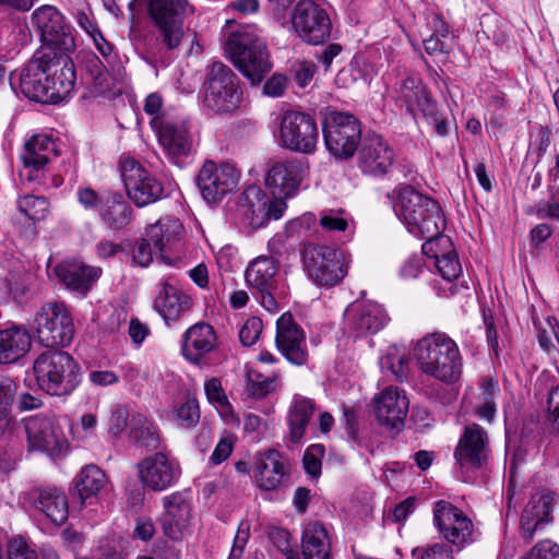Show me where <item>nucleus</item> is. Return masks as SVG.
<instances>
[{"instance_id":"obj_9","label":"nucleus","mask_w":559,"mask_h":559,"mask_svg":"<svg viewBox=\"0 0 559 559\" xmlns=\"http://www.w3.org/2000/svg\"><path fill=\"white\" fill-rule=\"evenodd\" d=\"M151 126L171 164L182 167L194 155L195 142L187 121L155 117L152 118Z\"/></svg>"},{"instance_id":"obj_18","label":"nucleus","mask_w":559,"mask_h":559,"mask_svg":"<svg viewBox=\"0 0 559 559\" xmlns=\"http://www.w3.org/2000/svg\"><path fill=\"white\" fill-rule=\"evenodd\" d=\"M432 513L433 525L444 540L460 549L473 542L474 524L461 509L449 501L439 500Z\"/></svg>"},{"instance_id":"obj_43","label":"nucleus","mask_w":559,"mask_h":559,"mask_svg":"<svg viewBox=\"0 0 559 559\" xmlns=\"http://www.w3.org/2000/svg\"><path fill=\"white\" fill-rule=\"evenodd\" d=\"M106 481V475L98 466L86 465L72 481V495L83 504L88 498L96 496Z\"/></svg>"},{"instance_id":"obj_24","label":"nucleus","mask_w":559,"mask_h":559,"mask_svg":"<svg viewBox=\"0 0 559 559\" xmlns=\"http://www.w3.org/2000/svg\"><path fill=\"white\" fill-rule=\"evenodd\" d=\"M136 467L141 484L158 492L174 486L181 475L179 463L164 452L144 457Z\"/></svg>"},{"instance_id":"obj_42","label":"nucleus","mask_w":559,"mask_h":559,"mask_svg":"<svg viewBox=\"0 0 559 559\" xmlns=\"http://www.w3.org/2000/svg\"><path fill=\"white\" fill-rule=\"evenodd\" d=\"M265 193L258 187L247 188L240 195L238 209L252 228L266 225Z\"/></svg>"},{"instance_id":"obj_60","label":"nucleus","mask_w":559,"mask_h":559,"mask_svg":"<svg viewBox=\"0 0 559 559\" xmlns=\"http://www.w3.org/2000/svg\"><path fill=\"white\" fill-rule=\"evenodd\" d=\"M250 536V525L247 521H241L238 525L237 533L228 559H240Z\"/></svg>"},{"instance_id":"obj_16","label":"nucleus","mask_w":559,"mask_h":559,"mask_svg":"<svg viewBox=\"0 0 559 559\" xmlns=\"http://www.w3.org/2000/svg\"><path fill=\"white\" fill-rule=\"evenodd\" d=\"M240 173L228 163L206 160L200 168L195 181L202 198L209 204L219 203L238 188Z\"/></svg>"},{"instance_id":"obj_53","label":"nucleus","mask_w":559,"mask_h":559,"mask_svg":"<svg viewBox=\"0 0 559 559\" xmlns=\"http://www.w3.org/2000/svg\"><path fill=\"white\" fill-rule=\"evenodd\" d=\"M8 559H38L36 549L23 537H14L9 542Z\"/></svg>"},{"instance_id":"obj_3","label":"nucleus","mask_w":559,"mask_h":559,"mask_svg":"<svg viewBox=\"0 0 559 559\" xmlns=\"http://www.w3.org/2000/svg\"><path fill=\"white\" fill-rule=\"evenodd\" d=\"M394 212L415 237L430 240L441 235L445 218L440 204L407 186L400 190Z\"/></svg>"},{"instance_id":"obj_26","label":"nucleus","mask_w":559,"mask_h":559,"mask_svg":"<svg viewBox=\"0 0 559 559\" xmlns=\"http://www.w3.org/2000/svg\"><path fill=\"white\" fill-rule=\"evenodd\" d=\"M193 307L190 295L179 288L171 280H162L154 300V309L167 325L178 322Z\"/></svg>"},{"instance_id":"obj_27","label":"nucleus","mask_w":559,"mask_h":559,"mask_svg":"<svg viewBox=\"0 0 559 559\" xmlns=\"http://www.w3.org/2000/svg\"><path fill=\"white\" fill-rule=\"evenodd\" d=\"M345 323L356 335L374 334L388 321L381 305L372 301H355L345 310Z\"/></svg>"},{"instance_id":"obj_23","label":"nucleus","mask_w":559,"mask_h":559,"mask_svg":"<svg viewBox=\"0 0 559 559\" xmlns=\"http://www.w3.org/2000/svg\"><path fill=\"white\" fill-rule=\"evenodd\" d=\"M490 454L488 432L478 424L465 426L454 450L456 464L466 471L480 469Z\"/></svg>"},{"instance_id":"obj_21","label":"nucleus","mask_w":559,"mask_h":559,"mask_svg":"<svg viewBox=\"0 0 559 559\" xmlns=\"http://www.w3.org/2000/svg\"><path fill=\"white\" fill-rule=\"evenodd\" d=\"M57 156L56 142L47 134H35L25 142L19 171L23 183H40L47 164Z\"/></svg>"},{"instance_id":"obj_50","label":"nucleus","mask_w":559,"mask_h":559,"mask_svg":"<svg viewBox=\"0 0 559 559\" xmlns=\"http://www.w3.org/2000/svg\"><path fill=\"white\" fill-rule=\"evenodd\" d=\"M86 71L96 93L109 90V74L98 57L93 55L87 59Z\"/></svg>"},{"instance_id":"obj_33","label":"nucleus","mask_w":559,"mask_h":559,"mask_svg":"<svg viewBox=\"0 0 559 559\" xmlns=\"http://www.w3.org/2000/svg\"><path fill=\"white\" fill-rule=\"evenodd\" d=\"M34 508L55 525H62L69 516V503L66 493L58 487L44 486L31 491Z\"/></svg>"},{"instance_id":"obj_52","label":"nucleus","mask_w":559,"mask_h":559,"mask_svg":"<svg viewBox=\"0 0 559 559\" xmlns=\"http://www.w3.org/2000/svg\"><path fill=\"white\" fill-rule=\"evenodd\" d=\"M324 452V447L317 443L309 445L304 453L302 465L305 472L312 478H318L321 475Z\"/></svg>"},{"instance_id":"obj_2","label":"nucleus","mask_w":559,"mask_h":559,"mask_svg":"<svg viewBox=\"0 0 559 559\" xmlns=\"http://www.w3.org/2000/svg\"><path fill=\"white\" fill-rule=\"evenodd\" d=\"M225 52L253 85L260 84L272 69L266 41L253 25L231 32L225 43Z\"/></svg>"},{"instance_id":"obj_37","label":"nucleus","mask_w":559,"mask_h":559,"mask_svg":"<svg viewBox=\"0 0 559 559\" xmlns=\"http://www.w3.org/2000/svg\"><path fill=\"white\" fill-rule=\"evenodd\" d=\"M32 347L29 332L20 325L0 330V364H13L24 357Z\"/></svg>"},{"instance_id":"obj_40","label":"nucleus","mask_w":559,"mask_h":559,"mask_svg":"<svg viewBox=\"0 0 559 559\" xmlns=\"http://www.w3.org/2000/svg\"><path fill=\"white\" fill-rule=\"evenodd\" d=\"M316 411L314 402L301 395H295L287 412V424L289 427V438L294 443H298L306 433Z\"/></svg>"},{"instance_id":"obj_61","label":"nucleus","mask_w":559,"mask_h":559,"mask_svg":"<svg viewBox=\"0 0 559 559\" xmlns=\"http://www.w3.org/2000/svg\"><path fill=\"white\" fill-rule=\"evenodd\" d=\"M204 390L210 403L221 407L229 405L227 396L222 388V383L217 378L207 380L204 384Z\"/></svg>"},{"instance_id":"obj_5","label":"nucleus","mask_w":559,"mask_h":559,"mask_svg":"<svg viewBox=\"0 0 559 559\" xmlns=\"http://www.w3.org/2000/svg\"><path fill=\"white\" fill-rule=\"evenodd\" d=\"M201 94L203 108L218 116L236 112L243 99L238 75L221 61L206 67Z\"/></svg>"},{"instance_id":"obj_31","label":"nucleus","mask_w":559,"mask_h":559,"mask_svg":"<svg viewBox=\"0 0 559 559\" xmlns=\"http://www.w3.org/2000/svg\"><path fill=\"white\" fill-rule=\"evenodd\" d=\"M374 415L381 425L391 428L403 426L409 402L403 390L390 386L373 399Z\"/></svg>"},{"instance_id":"obj_10","label":"nucleus","mask_w":559,"mask_h":559,"mask_svg":"<svg viewBox=\"0 0 559 559\" xmlns=\"http://www.w3.org/2000/svg\"><path fill=\"white\" fill-rule=\"evenodd\" d=\"M33 328L38 342L48 348L68 346L74 334L72 318L61 302L43 306L35 316Z\"/></svg>"},{"instance_id":"obj_19","label":"nucleus","mask_w":559,"mask_h":559,"mask_svg":"<svg viewBox=\"0 0 559 559\" xmlns=\"http://www.w3.org/2000/svg\"><path fill=\"white\" fill-rule=\"evenodd\" d=\"M356 152L358 169L362 175L372 178L386 176L396 156L390 143L377 133L364 135Z\"/></svg>"},{"instance_id":"obj_39","label":"nucleus","mask_w":559,"mask_h":559,"mask_svg":"<svg viewBox=\"0 0 559 559\" xmlns=\"http://www.w3.org/2000/svg\"><path fill=\"white\" fill-rule=\"evenodd\" d=\"M301 550L304 559H332L330 538L321 523L306 525L301 535Z\"/></svg>"},{"instance_id":"obj_62","label":"nucleus","mask_w":559,"mask_h":559,"mask_svg":"<svg viewBox=\"0 0 559 559\" xmlns=\"http://www.w3.org/2000/svg\"><path fill=\"white\" fill-rule=\"evenodd\" d=\"M536 214L539 218L559 222V191L551 193L547 201L539 202L536 205Z\"/></svg>"},{"instance_id":"obj_38","label":"nucleus","mask_w":559,"mask_h":559,"mask_svg":"<svg viewBox=\"0 0 559 559\" xmlns=\"http://www.w3.org/2000/svg\"><path fill=\"white\" fill-rule=\"evenodd\" d=\"M182 230V224L176 217H164L155 224L150 225L145 237L153 243L154 249L159 252L160 258L169 263L164 252L170 249L178 240Z\"/></svg>"},{"instance_id":"obj_46","label":"nucleus","mask_w":559,"mask_h":559,"mask_svg":"<svg viewBox=\"0 0 559 559\" xmlns=\"http://www.w3.org/2000/svg\"><path fill=\"white\" fill-rule=\"evenodd\" d=\"M17 385L13 379L0 374V439L9 432L12 424L9 409L16 393Z\"/></svg>"},{"instance_id":"obj_13","label":"nucleus","mask_w":559,"mask_h":559,"mask_svg":"<svg viewBox=\"0 0 559 559\" xmlns=\"http://www.w3.org/2000/svg\"><path fill=\"white\" fill-rule=\"evenodd\" d=\"M32 23L39 33L43 43L40 48L51 49L62 55L75 49L71 28L57 8L48 4L37 8L32 14Z\"/></svg>"},{"instance_id":"obj_8","label":"nucleus","mask_w":559,"mask_h":559,"mask_svg":"<svg viewBox=\"0 0 559 559\" xmlns=\"http://www.w3.org/2000/svg\"><path fill=\"white\" fill-rule=\"evenodd\" d=\"M323 139L331 155L347 160L354 156L361 142L360 122L349 112L332 111L324 119Z\"/></svg>"},{"instance_id":"obj_64","label":"nucleus","mask_w":559,"mask_h":559,"mask_svg":"<svg viewBox=\"0 0 559 559\" xmlns=\"http://www.w3.org/2000/svg\"><path fill=\"white\" fill-rule=\"evenodd\" d=\"M320 225L329 231H344L347 228V221L338 212L331 210L321 214Z\"/></svg>"},{"instance_id":"obj_35","label":"nucleus","mask_w":559,"mask_h":559,"mask_svg":"<svg viewBox=\"0 0 559 559\" xmlns=\"http://www.w3.org/2000/svg\"><path fill=\"white\" fill-rule=\"evenodd\" d=\"M216 341L215 331L210 324L195 323L182 336V355L190 362L198 365L205 355L215 348Z\"/></svg>"},{"instance_id":"obj_51","label":"nucleus","mask_w":559,"mask_h":559,"mask_svg":"<svg viewBox=\"0 0 559 559\" xmlns=\"http://www.w3.org/2000/svg\"><path fill=\"white\" fill-rule=\"evenodd\" d=\"M29 40L31 33L28 27L25 24H15L8 36V43L5 45L7 52L2 55V57L13 58Z\"/></svg>"},{"instance_id":"obj_11","label":"nucleus","mask_w":559,"mask_h":559,"mask_svg":"<svg viewBox=\"0 0 559 559\" xmlns=\"http://www.w3.org/2000/svg\"><path fill=\"white\" fill-rule=\"evenodd\" d=\"M319 130L313 117L306 112L287 110L280 121L278 145L292 152L312 154L318 144Z\"/></svg>"},{"instance_id":"obj_48","label":"nucleus","mask_w":559,"mask_h":559,"mask_svg":"<svg viewBox=\"0 0 559 559\" xmlns=\"http://www.w3.org/2000/svg\"><path fill=\"white\" fill-rule=\"evenodd\" d=\"M21 214L32 223L44 219L48 213L49 203L44 197L24 195L17 201Z\"/></svg>"},{"instance_id":"obj_4","label":"nucleus","mask_w":559,"mask_h":559,"mask_svg":"<svg viewBox=\"0 0 559 559\" xmlns=\"http://www.w3.org/2000/svg\"><path fill=\"white\" fill-rule=\"evenodd\" d=\"M418 368L441 382L452 383L462 372V356L457 344L445 333L421 337L414 347Z\"/></svg>"},{"instance_id":"obj_22","label":"nucleus","mask_w":559,"mask_h":559,"mask_svg":"<svg viewBox=\"0 0 559 559\" xmlns=\"http://www.w3.org/2000/svg\"><path fill=\"white\" fill-rule=\"evenodd\" d=\"M278 266L273 258L258 257L246 270V281L261 306L270 312L278 309L276 301Z\"/></svg>"},{"instance_id":"obj_58","label":"nucleus","mask_w":559,"mask_h":559,"mask_svg":"<svg viewBox=\"0 0 559 559\" xmlns=\"http://www.w3.org/2000/svg\"><path fill=\"white\" fill-rule=\"evenodd\" d=\"M78 202L87 211L97 210L104 204L105 194H99L91 187L79 188L76 191Z\"/></svg>"},{"instance_id":"obj_57","label":"nucleus","mask_w":559,"mask_h":559,"mask_svg":"<svg viewBox=\"0 0 559 559\" xmlns=\"http://www.w3.org/2000/svg\"><path fill=\"white\" fill-rule=\"evenodd\" d=\"M522 559H559V545L549 539L542 540Z\"/></svg>"},{"instance_id":"obj_32","label":"nucleus","mask_w":559,"mask_h":559,"mask_svg":"<svg viewBox=\"0 0 559 559\" xmlns=\"http://www.w3.org/2000/svg\"><path fill=\"white\" fill-rule=\"evenodd\" d=\"M396 100L402 103L413 117L418 114L432 117L436 112V103L429 97L421 80L416 76H408L397 84Z\"/></svg>"},{"instance_id":"obj_55","label":"nucleus","mask_w":559,"mask_h":559,"mask_svg":"<svg viewBox=\"0 0 559 559\" xmlns=\"http://www.w3.org/2000/svg\"><path fill=\"white\" fill-rule=\"evenodd\" d=\"M262 330V320L258 317H250L249 319H247V321L243 323L239 331L240 342L245 346L253 345L258 341Z\"/></svg>"},{"instance_id":"obj_7","label":"nucleus","mask_w":559,"mask_h":559,"mask_svg":"<svg viewBox=\"0 0 559 559\" xmlns=\"http://www.w3.org/2000/svg\"><path fill=\"white\" fill-rule=\"evenodd\" d=\"M187 0H147V11L155 25V43L163 66L170 59L168 52L179 48L185 37L183 17Z\"/></svg>"},{"instance_id":"obj_54","label":"nucleus","mask_w":559,"mask_h":559,"mask_svg":"<svg viewBox=\"0 0 559 559\" xmlns=\"http://www.w3.org/2000/svg\"><path fill=\"white\" fill-rule=\"evenodd\" d=\"M8 281L11 299L17 304L24 302L29 287L28 276L24 273H10Z\"/></svg>"},{"instance_id":"obj_20","label":"nucleus","mask_w":559,"mask_h":559,"mask_svg":"<svg viewBox=\"0 0 559 559\" xmlns=\"http://www.w3.org/2000/svg\"><path fill=\"white\" fill-rule=\"evenodd\" d=\"M309 176V165L304 158L274 162L265 174V186L273 195L292 198Z\"/></svg>"},{"instance_id":"obj_17","label":"nucleus","mask_w":559,"mask_h":559,"mask_svg":"<svg viewBox=\"0 0 559 559\" xmlns=\"http://www.w3.org/2000/svg\"><path fill=\"white\" fill-rule=\"evenodd\" d=\"M121 178L128 198L139 207L153 204L164 195L163 183L133 158L122 162Z\"/></svg>"},{"instance_id":"obj_44","label":"nucleus","mask_w":559,"mask_h":559,"mask_svg":"<svg viewBox=\"0 0 559 559\" xmlns=\"http://www.w3.org/2000/svg\"><path fill=\"white\" fill-rule=\"evenodd\" d=\"M130 435L140 448L148 451L157 450L160 445V435L157 426L143 414L135 413L130 418Z\"/></svg>"},{"instance_id":"obj_14","label":"nucleus","mask_w":559,"mask_h":559,"mask_svg":"<svg viewBox=\"0 0 559 559\" xmlns=\"http://www.w3.org/2000/svg\"><path fill=\"white\" fill-rule=\"evenodd\" d=\"M302 260L308 277L321 287L338 284L347 273L340 252L326 246L307 245L302 250Z\"/></svg>"},{"instance_id":"obj_30","label":"nucleus","mask_w":559,"mask_h":559,"mask_svg":"<svg viewBox=\"0 0 559 559\" xmlns=\"http://www.w3.org/2000/svg\"><path fill=\"white\" fill-rule=\"evenodd\" d=\"M421 250L423 254L433 259L438 272L445 281L452 282L461 275L462 266L450 237L441 234L426 240Z\"/></svg>"},{"instance_id":"obj_28","label":"nucleus","mask_w":559,"mask_h":559,"mask_svg":"<svg viewBox=\"0 0 559 559\" xmlns=\"http://www.w3.org/2000/svg\"><path fill=\"white\" fill-rule=\"evenodd\" d=\"M555 496L550 491H540L531 496L520 519V532L526 542H531L537 531L551 521Z\"/></svg>"},{"instance_id":"obj_47","label":"nucleus","mask_w":559,"mask_h":559,"mask_svg":"<svg viewBox=\"0 0 559 559\" xmlns=\"http://www.w3.org/2000/svg\"><path fill=\"white\" fill-rule=\"evenodd\" d=\"M276 390V379L258 371L249 370L246 374V392L250 397L263 399Z\"/></svg>"},{"instance_id":"obj_6","label":"nucleus","mask_w":559,"mask_h":559,"mask_svg":"<svg viewBox=\"0 0 559 559\" xmlns=\"http://www.w3.org/2000/svg\"><path fill=\"white\" fill-rule=\"evenodd\" d=\"M38 388L51 396H69L81 382V368L63 350H46L33 364Z\"/></svg>"},{"instance_id":"obj_59","label":"nucleus","mask_w":559,"mask_h":559,"mask_svg":"<svg viewBox=\"0 0 559 559\" xmlns=\"http://www.w3.org/2000/svg\"><path fill=\"white\" fill-rule=\"evenodd\" d=\"M154 252L157 251L154 249L153 243L144 236L133 248V261L140 266L146 267L153 261Z\"/></svg>"},{"instance_id":"obj_49","label":"nucleus","mask_w":559,"mask_h":559,"mask_svg":"<svg viewBox=\"0 0 559 559\" xmlns=\"http://www.w3.org/2000/svg\"><path fill=\"white\" fill-rule=\"evenodd\" d=\"M411 555L412 559H455L452 547L443 542L417 546Z\"/></svg>"},{"instance_id":"obj_63","label":"nucleus","mask_w":559,"mask_h":559,"mask_svg":"<svg viewBox=\"0 0 559 559\" xmlns=\"http://www.w3.org/2000/svg\"><path fill=\"white\" fill-rule=\"evenodd\" d=\"M547 420L551 429L559 433V385L548 393Z\"/></svg>"},{"instance_id":"obj_56","label":"nucleus","mask_w":559,"mask_h":559,"mask_svg":"<svg viewBox=\"0 0 559 559\" xmlns=\"http://www.w3.org/2000/svg\"><path fill=\"white\" fill-rule=\"evenodd\" d=\"M200 409L195 400L183 403L177 411V420L183 428H191L199 423Z\"/></svg>"},{"instance_id":"obj_15","label":"nucleus","mask_w":559,"mask_h":559,"mask_svg":"<svg viewBox=\"0 0 559 559\" xmlns=\"http://www.w3.org/2000/svg\"><path fill=\"white\" fill-rule=\"evenodd\" d=\"M292 25L298 37L309 45H321L331 37L332 21L328 11L312 0H300L292 13Z\"/></svg>"},{"instance_id":"obj_25","label":"nucleus","mask_w":559,"mask_h":559,"mask_svg":"<svg viewBox=\"0 0 559 559\" xmlns=\"http://www.w3.org/2000/svg\"><path fill=\"white\" fill-rule=\"evenodd\" d=\"M275 344L290 364L302 366L308 361L306 334L289 312L282 314L276 321Z\"/></svg>"},{"instance_id":"obj_45","label":"nucleus","mask_w":559,"mask_h":559,"mask_svg":"<svg viewBox=\"0 0 559 559\" xmlns=\"http://www.w3.org/2000/svg\"><path fill=\"white\" fill-rule=\"evenodd\" d=\"M480 394L478 395V402L474 407V413L478 418L486 420L491 424L497 414V403L500 390L498 382L492 378H485L480 382Z\"/></svg>"},{"instance_id":"obj_1","label":"nucleus","mask_w":559,"mask_h":559,"mask_svg":"<svg viewBox=\"0 0 559 559\" xmlns=\"http://www.w3.org/2000/svg\"><path fill=\"white\" fill-rule=\"evenodd\" d=\"M75 69L67 55L39 48L20 74L21 92L29 99L58 104L73 91Z\"/></svg>"},{"instance_id":"obj_41","label":"nucleus","mask_w":559,"mask_h":559,"mask_svg":"<svg viewBox=\"0 0 559 559\" xmlns=\"http://www.w3.org/2000/svg\"><path fill=\"white\" fill-rule=\"evenodd\" d=\"M99 216L108 227L121 229L131 222L132 207L119 192L110 191L99 207Z\"/></svg>"},{"instance_id":"obj_36","label":"nucleus","mask_w":559,"mask_h":559,"mask_svg":"<svg viewBox=\"0 0 559 559\" xmlns=\"http://www.w3.org/2000/svg\"><path fill=\"white\" fill-rule=\"evenodd\" d=\"M59 280L72 292L85 296L102 274V269L78 262H64L56 266Z\"/></svg>"},{"instance_id":"obj_34","label":"nucleus","mask_w":559,"mask_h":559,"mask_svg":"<svg viewBox=\"0 0 559 559\" xmlns=\"http://www.w3.org/2000/svg\"><path fill=\"white\" fill-rule=\"evenodd\" d=\"M164 513L160 516V524L164 534L173 540L182 536V530L187 526L190 518V504L185 496L179 492L163 498Z\"/></svg>"},{"instance_id":"obj_12","label":"nucleus","mask_w":559,"mask_h":559,"mask_svg":"<svg viewBox=\"0 0 559 559\" xmlns=\"http://www.w3.org/2000/svg\"><path fill=\"white\" fill-rule=\"evenodd\" d=\"M28 452L44 453L51 459L66 454L69 443L66 435L52 417L31 416L24 420Z\"/></svg>"},{"instance_id":"obj_29","label":"nucleus","mask_w":559,"mask_h":559,"mask_svg":"<svg viewBox=\"0 0 559 559\" xmlns=\"http://www.w3.org/2000/svg\"><path fill=\"white\" fill-rule=\"evenodd\" d=\"M254 477L263 490H275L289 476V463L283 453L269 449L257 455Z\"/></svg>"}]
</instances>
